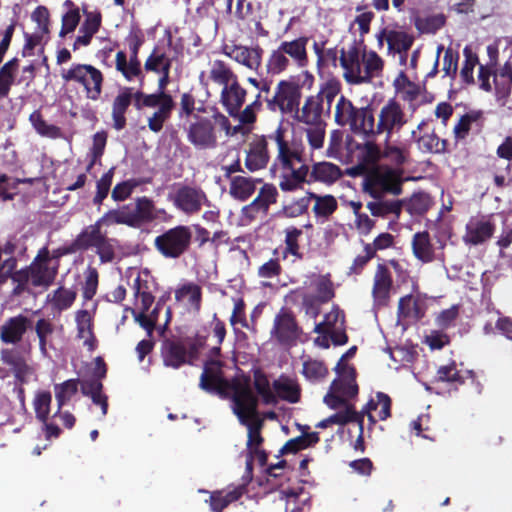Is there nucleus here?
<instances>
[{"instance_id":"18","label":"nucleus","mask_w":512,"mask_h":512,"mask_svg":"<svg viewBox=\"0 0 512 512\" xmlns=\"http://www.w3.org/2000/svg\"><path fill=\"white\" fill-rule=\"evenodd\" d=\"M269 142H271L269 134L254 135L248 142L244 165L249 172L253 173L267 167L270 161Z\"/></svg>"},{"instance_id":"63","label":"nucleus","mask_w":512,"mask_h":512,"mask_svg":"<svg viewBox=\"0 0 512 512\" xmlns=\"http://www.w3.org/2000/svg\"><path fill=\"white\" fill-rule=\"evenodd\" d=\"M290 66V59L279 47L272 50L266 63L267 73L270 75H279L286 71Z\"/></svg>"},{"instance_id":"10","label":"nucleus","mask_w":512,"mask_h":512,"mask_svg":"<svg viewBox=\"0 0 512 512\" xmlns=\"http://www.w3.org/2000/svg\"><path fill=\"white\" fill-rule=\"evenodd\" d=\"M377 114L376 132L385 135L389 140L394 133H398L408 123V117L403 105L395 98L385 101Z\"/></svg>"},{"instance_id":"22","label":"nucleus","mask_w":512,"mask_h":512,"mask_svg":"<svg viewBox=\"0 0 512 512\" xmlns=\"http://www.w3.org/2000/svg\"><path fill=\"white\" fill-rule=\"evenodd\" d=\"M324 111L325 108L318 96L310 95L305 98L303 105L298 107L293 119L305 125H317L324 123L322 118Z\"/></svg>"},{"instance_id":"29","label":"nucleus","mask_w":512,"mask_h":512,"mask_svg":"<svg viewBox=\"0 0 512 512\" xmlns=\"http://www.w3.org/2000/svg\"><path fill=\"white\" fill-rule=\"evenodd\" d=\"M338 377L330 385L331 390L338 392L346 400L358 395L359 388L356 382L357 372L355 368H346L337 373Z\"/></svg>"},{"instance_id":"7","label":"nucleus","mask_w":512,"mask_h":512,"mask_svg":"<svg viewBox=\"0 0 512 512\" xmlns=\"http://www.w3.org/2000/svg\"><path fill=\"white\" fill-rule=\"evenodd\" d=\"M287 130L283 125H278L275 131L269 134L271 142L277 146V155L274 166L280 169H292L296 164L305 163V146L301 139L292 138L290 141L286 138Z\"/></svg>"},{"instance_id":"60","label":"nucleus","mask_w":512,"mask_h":512,"mask_svg":"<svg viewBox=\"0 0 512 512\" xmlns=\"http://www.w3.org/2000/svg\"><path fill=\"white\" fill-rule=\"evenodd\" d=\"M363 139L365 142L357 145V149L361 151L362 161L365 164H375L380 161L383 149L376 143V138Z\"/></svg>"},{"instance_id":"53","label":"nucleus","mask_w":512,"mask_h":512,"mask_svg":"<svg viewBox=\"0 0 512 512\" xmlns=\"http://www.w3.org/2000/svg\"><path fill=\"white\" fill-rule=\"evenodd\" d=\"M483 112L472 110L462 115L454 126L453 133L456 140H463L469 135L473 123L482 122Z\"/></svg>"},{"instance_id":"52","label":"nucleus","mask_w":512,"mask_h":512,"mask_svg":"<svg viewBox=\"0 0 512 512\" xmlns=\"http://www.w3.org/2000/svg\"><path fill=\"white\" fill-rule=\"evenodd\" d=\"M188 297L189 304L196 312H199L202 304V289L193 282L185 283L175 291L176 300L180 301Z\"/></svg>"},{"instance_id":"43","label":"nucleus","mask_w":512,"mask_h":512,"mask_svg":"<svg viewBox=\"0 0 512 512\" xmlns=\"http://www.w3.org/2000/svg\"><path fill=\"white\" fill-rule=\"evenodd\" d=\"M285 233V248L282 252V258L286 259L289 255L293 256L296 260H302L304 257L303 252L301 251L300 246V238L303 235V231L300 228H297L295 226L287 227L284 230Z\"/></svg>"},{"instance_id":"4","label":"nucleus","mask_w":512,"mask_h":512,"mask_svg":"<svg viewBox=\"0 0 512 512\" xmlns=\"http://www.w3.org/2000/svg\"><path fill=\"white\" fill-rule=\"evenodd\" d=\"M61 77L66 83L81 86L90 100L96 101L102 94L104 75L91 64L73 63L68 69H62Z\"/></svg>"},{"instance_id":"13","label":"nucleus","mask_w":512,"mask_h":512,"mask_svg":"<svg viewBox=\"0 0 512 512\" xmlns=\"http://www.w3.org/2000/svg\"><path fill=\"white\" fill-rule=\"evenodd\" d=\"M302 334V328L298 325L295 314L288 308H281L276 314L271 330V335L281 345H294Z\"/></svg>"},{"instance_id":"33","label":"nucleus","mask_w":512,"mask_h":512,"mask_svg":"<svg viewBox=\"0 0 512 512\" xmlns=\"http://www.w3.org/2000/svg\"><path fill=\"white\" fill-rule=\"evenodd\" d=\"M342 176L340 167L330 162L314 163L309 169L308 184L312 182H321L327 185L333 184Z\"/></svg>"},{"instance_id":"59","label":"nucleus","mask_w":512,"mask_h":512,"mask_svg":"<svg viewBox=\"0 0 512 512\" xmlns=\"http://www.w3.org/2000/svg\"><path fill=\"white\" fill-rule=\"evenodd\" d=\"M329 371L325 363L317 359H308L303 362L302 374L311 382H319L325 379Z\"/></svg>"},{"instance_id":"47","label":"nucleus","mask_w":512,"mask_h":512,"mask_svg":"<svg viewBox=\"0 0 512 512\" xmlns=\"http://www.w3.org/2000/svg\"><path fill=\"white\" fill-rule=\"evenodd\" d=\"M99 219L100 222L106 226L124 224L129 227L137 228L132 216L131 205H123L119 209L109 210Z\"/></svg>"},{"instance_id":"2","label":"nucleus","mask_w":512,"mask_h":512,"mask_svg":"<svg viewBox=\"0 0 512 512\" xmlns=\"http://www.w3.org/2000/svg\"><path fill=\"white\" fill-rule=\"evenodd\" d=\"M335 122L342 127L348 126L350 131L361 138H377V114L368 104L356 107L352 101L341 95L335 106Z\"/></svg>"},{"instance_id":"57","label":"nucleus","mask_w":512,"mask_h":512,"mask_svg":"<svg viewBox=\"0 0 512 512\" xmlns=\"http://www.w3.org/2000/svg\"><path fill=\"white\" fill-rule=\"evenodd\" d=\"M488 54L490 56V64L487 65H479V72H478V81H479V87L480 89L490 92L492 90V85L490 83V77L493 75H497L494 71V66L496 64V55L498 53L497 49L488 46L487 48Z\"/></svg>"},{"instance_id":"16","label":"nucleus","mask_w":512,"mask_h":512,"mask_svg":"<svg viewBox=\"0 0 512 512\" xmlns=\"http://www.w3.org/2000/svg\"><path fill=\"white\" fill-rule=\"evenodd\" d=\"M365 190L375 199L381 198L385 193L398 195L402 191L401 181L392 169L376 170L367 177Z\"/></svg>"},{"instance_id":"55","label":"nucleus","mask_w":512,"mask_h":512,"mask_svg":"<svg viewBox=\"0 0 512 512\" xmlns=\"http://www.w3.org/2000/svg\"><path fill=\"white\" fill-rule=\"evenodd\" d=\"M415 27L422 34H435L446 24V16L443 13L417 17Z\"/></svg>"},{"instance_id":"45","label":"nucleus","mask_w":512,"mask_h":512,"mask_svg":"<svg viewBox=\"0 0 512 512\" xmlns=\"http://www.w3.org/2000/svg\"><path fill=\"white\" fill-rule=\"evenodd\" d=\"M253 385L265 405H276L278 403L277 396L271 389L269 379L261 369H256L253 372Z\"/></svg>"},{"instance_id":"64","label":"nucleus","mask_w":512,"mask_h":512,"mask_svg":"<svg viewBox=\"0 0 512 512\" xmlns=\"http://www.w3.org/2000/svg\"><path fill=\"white\" fill-rule=\"evenodd\" d=\"M418 143L423 151L429 153H444L447 150V140L441 139L435 132L424 134Z\"/></svg>"},{"instance_id":"37","label":"nucleus","mask_w":512,"mask_h":512,"mask_svg":"<svg viewBox=\"0 0 512 512\" xmlns=\"http://www.w3.org/2000/svg\"><path fill=\"white\" fill-rule=\"evenodd\" d=\"M412 252L416 259L423 263H430L435 259V249L428 231L417 232L413 235Z\"/></svg>"},{"instance_id":"34","label":"nucleus","mask_w":512,"mask_h":512,"mask_svg":"<svg viewBox=\"0 0 512 512\" xmlns=\"http://www.w3.org/2000/svg\"><path fill=\"white\" fill-rule=\"evenodd\" d=\"M103 223L98 219L94 224L85 227L72 241L76 251H87L95 248L105 233L102 232Z\"/></svg>"},{"instance_id":"36","label":"nucleus","mask_w":512,"mask_h":512,"mask_svg":"<svg viewBox=\"0 0 512 512\" xmlns=\"http://www.w3.org/2000/svg\"><path fill=\"white\" fill-rule=\"evenodd\" d=\"M156 283L147 274V280H143L140 276H137L132 285V290L136 302L140 300V309L148 311L155 301L153 291L155 290Z\"/></svg>"},{"instance_id":"41","label":"nucleus","mask_w":512,"mask_h":512,"mask_svg":"<svg viewBox=\"0 0 512 512\" xmlns=\"http://www.w3.org/2000/svg\"><path fill=\"white\" fill-rule=\"evenodd\" d=\"M262 182V179H253L245 176H234L231 178L229 193L239 201H246L256 190V183Z\"/></svg>"},{"instance_id":"46","label":"nucleus","mask_w":512,"mask_h":512,"mask_svg":"<svg viewBox=\"0 0 512 512\" xmlns=\"http://www.w3.org/2000/svg\"><path fill=\"white\" fill-rule=\"evenodd\" d=\"M77 292L64 286L58 287L51 294H48L47 301L54 310L59 312L69 309L75 302Z\"/></svg>"},{"instance_id":"11","label":"nucleus","mask_w":512,"mask_h":512,"mask_svg":"<svg viewBox=\"0 0 512 512\" xmlns=\"http://www.w3.org/2000/svg\"><path fill=\"white\" fill-rule=\"evenodd\" d=\"M168 200L177 210L189 216L199 213L203 206H211V201L201 187L187 184H181L173 193H169Z\"/></svg>"},{"instance_id":"30","label":"nucleus","mask_w":512,"mask_h":512,"mask_svg":"<svg viewBox=\"0 0 512 512\" xmlns=\"http://www.w3.org/2000/svg\"><path fill=\"white\" fill-rule=\"evenodd\" d=\"M308 41V37L301 36L292 41H282L278 47L297 67L304 68L309 62L307 53Z\"/></svg>"},{"instance_id":"5","label":"nucleus","mask_w":512,"mask_h":512,"mask_svg":"<svg viewBox=\"0 0 512 512\" xmlns=\"http://www.w3.org/2000/svg\"><path fill=\"white\" fill-rule=\"evenodd\" d=\"M232 392L233 413L241 424H247L249 420L258 417V398L253 393L250 385V377H233L229 388Z\"/></svg>"},{"instance_id":"56","label":"nucleus","mask_w":512,"mask_h":512,"mask_svg":"<svg viewBox=\"0 0 512 512\" xmlns=\"http://www.w3.org/2000/svg\"><path fill=\"white\" fill-rule=\"evenodd\" d=\"M341 92V83L338 80L330 79L323 83L317 94L318 99L321 100L322 106L325 108L327 113L330 112L334 99Z\"/></svg>"},{"instance_id":"28","label":"nucleus","mask_w":512,"mask_h":512,"mask_svg":"<svg viewBox=\"0 0 512 512\" xmlns=\"http://www.w3.org/2000/svg\"><path fill=\"white\" fill-rule=\"evenodd\" d=\"M308 195H310V202H314L312 212L317 222L325 223L338 209V201L331 194L320 195L308 191Z\"/></svg>"},{"instance_id":"48","label":"nucleus","mask_w":512,"mask_h":512,"mask_svg":"<svg viewBox=\"0 0 512 512\" xmlns=\"http://www.w3.org/2000/svg\"><path fill=\"white\" fill-rule=\"evenodd\" d=\"M19 68V59L14 57L0 68V99L8 97L12 85L15 83V74Z\"/></svg>"},{"instance_id":"61","label":"nucleus","mask_w":512,"mask_h":512,"mask_svg":"<svg viewBox=\"0 0 512 512\" xmlns=\"http://www.w3.org/2000/svg\"><path fill=\"white\" fill-rule=\"evenodd\" d=\"M409 150L405 146L393 145L385 137L382 159L390 161L393 165L400 167L408 159Z\"/></svg>"},{"instance_id":"3","label":"nucleus","mask_w":512,"mask_h":512,"mask_svg":"<svg viewBox=\"0 0 512 512\" xmlns=\"http://www.w3.org/2000/svg\"><path fill=\"white\" fill-rule=\"evenodd\" d=\"M207 336L197 333L193 338L171 337L161 343L160 354L164 366L179 369L184 365H193Z\"/></svg>"},{"instance_id":"20","label":"nucleus","mask_w":512,"mask_h":512,"mask_svg":"<svg viewBox=\"0 0 512 512\" xmlns=\"http://www.w3.org/2000/svg\"><path fill=\"white\" fill-rule=\"evenodd\" d=\"M32 324V320L23 314L10 317L0 327V340L5 344H17Z\"/></svg>"},{"instance_id":"21","label":"nucleus","mask_w":512,"mask_h":512,"mask_svg":"<svg viewBox=\"0 0 512 512\" xmlns=\"http://www.w3.org/2000/svg\"><path fill=\"white\" fill-rule=\"evenodd\" d=\"M247 90L242 87L238 78L223 87L220 93V103L231 117H236L246 101Z\"/></svg>"},{"instance_id":"25","label":"nucleus","mask_w":512,"mask_h":512,"mask_svg":"<svg viewBox=\"0 0 512 512\" xmlns=\"http://www.w3.org/2000/svg\"><path fill=\"white\" fill-rule=\"evenodd\" d=\"M134 93L132 87H124L113 100L112 119L116 130H122L126 126L125 114L131 103H134Z\"/></svg>"},{"instance_id":"32","label":"nucleus","mask_w":512,"mask_h":512,"mask_svg":"<svg viewBox=\"0 0 512 512\" xmlns=\"http://www.w3.org/2000/svg\"><path fill=\"white\" fill-rule=\"evenodd\" d=\"M172 45L171 36L168 39L167 45H156L144 63V69L147 72L159 73L165 70H171L172 58L169 57L167 50Z\"/></svg>"},{"instance_id":"27","label":"nucleus","mask_w":512,"mask_h":512,"mask_svg":"<svg viewBox=\"0 0 512 512\" xmlns=\"http://www.w3.org/2000/svg\"><path fill=\"white\" fill-rule=\"evenodd\" d=\"M278 191L273 184H264L257 195V197L247 206L243 211L246 215L254 217L256 214L262 212L267 213L270 205L276 203Z\"/></svg>"},{"instance_id":"44","label":"nucleus","mask_w":512,"mask_h":512,"mask_svg":"<svg viewBox=\"0 0 512 512\" xmlns=\"http://www.w3.org/2000/svg\"><path fill=\"white\" fill-rule=\"evenodd\" d=\"M238 78L232 68L223 60L216 59L211 63L209 79L223 87H226Z\"/></svg>"},{"instance_id":"12","label":"nucleus","mask_w":512,"mask_h":512,"mask_svg":"<svg viewBox=\"0 0 512 512\" xmlns=\"http://www.w3.org/2000/svg\"><path fill=\"white\" fill-rule=\"evenodd\" d=\"M187 140L198 150H210L217 147L218 138L215 123L208 117L195 116L186 129Z\"/></svg>"},{"instance_id":"19","label":"nucleus","mask_w":512,"mask_h":512,"mask_svg":"<svg viewBox=\"0 0 512 512\" xmlns=\"http://www.w3.org/2000/svg\"><path fill=\"white\" fill-rule=\"evenodd\" d=\"M378 45L383 46L384 40L388 45V52L393 54L408 53L414 44L415 37L404 31L396 29L383 28L377 34Z\"/></svg>"},{"instance_id":"31","label":"nucleus","mask_w":512,"mask_h":512,"mask_svg":"<svg viewBox=\"0 0 512 512\" xmlns=\"http://www.w3.org/2000/svg\"><path fill=\"white\" fill-rule=\"evenodd\" d=\"M77 338L83 339V345L93 352L98 346V340L93 331V319L88 310H78L75 316Z\"/></svg>"},{"instance_id":"8","label":"nucleus","mask_w":512,"mask_h":512,"mask_svg":"<svg viewBox=\"0 0 512 512\" xmlns=\"http://www.w3.org/2000/svg\"><path fill=\"white\" fill-rule=\"evenodd\" d=\"M303 85L295 79L280 80L271 97H265L269 111L294 116L301 104Z\"/></svg>"},{"instance_id":"38","label":"nucleus","mask_w":512,"mask_h":512,"mask_svg":"<svg viewBox=\"0 0 512 512\" xmlns=\"http://www.w3.org/2000/svg\"><path fill=\"white\" fill-rule=\"evenodd\" d=\"M362 62L364 69H360V84L370 83L373 78L382 75L384 60L377 54V52L373 50H370L369 52L364 51L362 55Z\"/></svg>"},{"instance_id":"1","label":"nucleus","mask_w":512,"mask_h":512,"mask_svg":"<svg viewBox=\"0 0 512 512\" xmlns=\"http://www.w3.org/2000/svg\"><path fill=\"white\" fill-rule=\"evenodd\" d=\"M60 263H50V250L47 246L40 248L32 262L16 271L15 286L12 290L14 296L30 293V287L49 288L55 281Z\"/></svg>"},{"instance_id":"58","label":"nucleus","mask_w":512,"mask_h":512,"mask_svg":"<svg viewBox=\"0 0 512 512\" xmlns=\"http://www.w3.org/2000/svg\"><path fill=\"white\" fill-rule=\"evenodd\" d=\"M367 208L373 216L386 217L389 214L400 216L402 211V203L399 200L393 201H372L368 202Z\"/></svg>"},{"instance_id":"40","label":"nucleus","mask_w":512,"mask_h":512,"mask_svg":"<svg viewBox=\"0 0 512 512\" xmlns=\"http://www.w3.org/2000/svg\"><path fill=\"white\" fill-rule=\"evenodd\" d=\"M273 389L277 399L287 401L289 403H298L301 399L300 385L289 377L281 376L279 379L273 381Z\"/></svg>"},{"instance_id":"49","label":"nucleus","mask_w":512,"mask_h":512,"mask_svg":"<svg viewBox=\"0 0 512 512\" xmlns=\"http://www.w3.org/2000/svg\"><path fill=\"white\" fill-rule=\"evenodd\" d=\"M19 68V59L14 57L0 68V99L8 97L12 85L15 83V74Z\"/></svg>"},{"instance_id":"6","label":"nucleus","mask_w":512,"mask_h":512,"mask_svg":"<svg viewBox=\"0 0 512 512\" xmlns=\"http://www.w3.org/2000/svg\"><path fill=\"white\" fill-rule=\"evenodd\" d=\"M192 239L190 226L177 225L156 236L154 247L164 258L178 259L189 251Z\"/></svg>"},{"instance_id":"42","label":"nucleus","mask_w":512,"mask_h":512,"mask_svg":"<svg viewBox=\"0 0 512 512\" xmlns=\"http://www.w3.org/2000/svg\"><path fill=\"white\" fill-rule=\"evenodd\" d=\"M236 51L237 52L236 55H234V61L237 63L255 71L261 67L264 51L259 45L254 47L238 45Z\"/></svg>"},{"instance_id":"9","label":"nucleus","mask_w":512,"mask_h":512,"mask_svg":"<svg viewBox=\"0 0 512 512\" xmlns=\"http://www.w3.org/2000/svg\"><path fill=\"white\" fill-rule=\"evenodd\" d=\"M127 42L130 50L129 60L127 59V55L124 51H118L115 58V68L127 81L140 78L142 82L144 75L142 73L141 62L138 55L141 46L145 42L143 31L138 27H133L127 36Z\"/></svg>"},{"instance_id":"23","label":"nucleus","mask_w":512,"mask_h":512,"mask_svg":"<svg viewBox=\"0 0 512 512\" xmlns=\"http://www.w3.org/2000/svg\"><path fill=\"white\" fill-rule=\"evenodd\" d=\"M340 65L344 69V79L349 84H360L359 74L361 69L360 50L356 43L349 46L348 50L341 49Z\"/></svg>"},{"instance_id":"39","label":"nucleus","mask_w":512,"mask_h":512,"mask_svg":"<svg viewBox=\"0 0 512 512\" xmlns=\"http://www.w3.org/2000/svg\"><path fill=\"white\" fill-rule=\"evenodd\" d=\"M1 360L4 364L11 367L15 379L20 384L27 381L29 366L18 351L14 349H3L1 351Z\"/></svg>"},{"instance_id":"50","label":"nucleus","mask_w":512,"mask_h":512,"mask_svg":"<svg viewBox=\"0 0 512 512\" xmlns=\"http://www.w3.org/2000/svg\"><path fill=\"white\" fill-rule=\"evenodd\" d=\"M29 121L31 122L35 131L42 137L58 139L63 135L60 127L49 124L44 120L40 110L33 111L29 116Z\"/></svg>"},{"instance_id":"51","label":"nucleus","mask_w":512,"mask_h":512,"mask_svg":"<svg viewBox=\"0 0 512 512\" xmlns=\"http://www.w3.org/2000/svg\"><path fill=\"white\" fill-rule=\"evenodd\" d=\"M154 203L146 196L138 197L135 202V207L131 208L132 216L136 227H140L145 222H150L154 219L153 215Z\"/></svg>"},{"instance_id":"24","label":"nucleus","mask_w":512,"mask_h":512,"mask_svg":"<svg viewBox=\"0 0 512 512\" xmlns=\"http://www.w3.org/2000/svg\"><path fill=\"white\" fill-rule=\"evenodd\" d=\"M201 493H208L207 490L200 489ZM209 499L206 503L212 512H223L230 504L238 501L244 494L242 486L233 487L232 489H221L209 492Z\"/></svg>"},{"instance_id":"15","label":"nucleus","mask_w":512,"mask_h":512,"mask_svg":"<svg viewBox=\"0 0 512 512\" xmlns=\"http://www.w3.org/2000/svg\"><path fill=\"white\" fill-rule=\"evenodd\" d=\"M231 385L232 379L227 380L223 375L221 361L210 359L204 363L199 381V387L203 391L225 397Z\"/></svg>"},{"instance_id":"26","label":"nucleus","mask_w":512,"mask_h":512,"mask_svg":"<svg viewBox=\"0 0 512 512\" xmlns=\"http://www.w3.org/2000/svg\"><path fill=\"white\" fill-rule=\"evenodd\" d=\"M279 187L283 192H293L302 189L305 183H308L309 166L302 163L292 169H281Z\"/></svg>"},{"instance_id":"17","label":"nucleus","mask_w":512,"mask_h":512,"mask_svg":"<svg viewBox=\"0 0 512 512\" xmlns=\"http://www.w3.org/2000/svg\"><path fill=\"white\" fill-rule=\"evenodd\" d=\"M496 231L492 215L471 217L465 226L463 242L466 245L478 246L490 240Z\"/></svg>"},{"instance_id":"35","label":"nucleus","mask_w":512,"mask_h":512,"mask_svg":"<svg viewBox=\"0 0 512 512\" xmlns=\"http://www.w3.org/2000/svg\"><path fill=\"white\" fill-rule=\"evenodd\" d=\"M164 105L175 106L172 96L165 91H158L152 94H146L142 90L134 93V107L140 111L144 108H155Z\"/></svg>"},{"instance_id":"54","label":"nucleus","mask_w":512,"mask_h":512,"mask_svg":"<svg viewBox=\"0 0 512 512\" xmlns=\"http://www.w3.org/2000/svg\"><path fill=\"white\" fill-rule=\"evenodd\" d=\"M79 383V379H69L54 386L55 398L58 406L57 413H60L62 407L66 405L78 392Z\"/></svg>"},{"instance_id":"62","label":"nucleus","mask_w":512,"mask_h":512,"mask_svg":"<svg viewBox=\"0 0 512 512\" xmlns=\"http://www.w3.org/2000/svg\"><path fill=\"white\" fill-rule=\"evenodd\" d=\"M310 206V195L308 191L305 196L300 198H294L290 202L282 206V214L287 218H297L304 214H307Z\"/></svg>"},{"instance_id":"14","label":"nucleus","mask_w":512,"mask_h":512,"mask_svg":"<svg viewBox=\"0 0 512 512\" xmlns=\"http://www.w3.org/2000/svg\"><path fill=\"white\" fill-rule=\"evenodd\" d=\"M394 291V280L389 267L385 263H378L374 271L371 289L373 306L378 309L387 307Z\"/></svg>"}]
</instances>
